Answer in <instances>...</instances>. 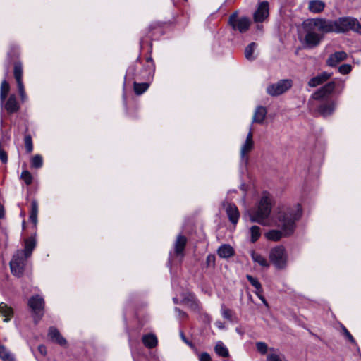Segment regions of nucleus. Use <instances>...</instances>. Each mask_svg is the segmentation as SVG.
<instances>
[{
	"label": "nucleus",
	"mask_w": 361,
	"mask_h": 361,
	"mask_svg": "<svg viewBox=\"0 0 361 361\" xmlns=\"http://www.w3.org/2000/svg\"><path fill=\"white\" fill-rule=\"evenodd\" d=\"M49 336L52 341L57 343L61 346H66L67 345L66 340L61 335L59 330L55 327L49 328Z\"/></svg>",
	"instance_id": "nucleus-19"
},
{
	"label": "nucleus",
	"mask_w": 361,
	"mask_h": 361,
	"mask_svg": "<svg viewBox=\"0 0 361 361\" xmlns=\"http://www.w3.org/2000/svg\"><path fill=\"white\" fill-rule=\"evenodd\" d=\"M224 206L229 221L233 225H235L240 217V212L238 207L234 204L231 203H226Z\"/></svg>",
	"instance_id": "nucleus-15"
},
{
	"label": "nucleus",
	"mask_w": 361,
	"mask_h": 361,
	"mask_svg": "<svg viewBox=\"0 0 361 361\" xmlns=\"http://www.w3.org/2000/svg\"><path fill=\"white\" fill-rule=\"evenodd\" d=\"M215 325L219 329H225L224 324L222 322H221V321H216L215 322Z\"/></svg>",
	"instance_id": "nucleus-54"
},
{
	"label": "nucleus",
	"mask_w": 361,
	"mask_h": 361,
	"mask_svg": "<svg viewBox=\"0 0 361 361\" xmlns=\"http://www.w3.org/2000/svg\"><path fill=\"white\" fill-rule=\"evenodd\" d=\"M312 25H314L318 31L322 33L336 32V20H327L324 18H315L310 20Z\"/></svg>",
	"instance_id": "nucleus-10"
},
{
	"label": "nucleus",
	"mask_w": 361,
	"mask_h": 361,
	"mask_svg": "<svg viewBox=\"0 0 361 361\" xmlns=\"http://www.w3.org/2000/svg\"><path fill=\"white\" fill-rule=\"evenodd\" d=\"M215 261H216L215 255H212V254L209 255L206 259V266L207 267H212V268L214 267Z\"/></svg>",
	"instance_id": "nucleus-44"
},
{
	"label": "nucleus",
	"mask_w": 361,
	"mask_h": 361,
	"mask_svg": "<svg viewBox=\"0 0 361 361\" xmlns=\"http://www.w3.org/2000/svg\"><path fill=\"white\" fill-rule=\"evenodd\" d=\"M346 59L347 54L345 51H336L329 56L326 63L329 66L335 67L337 64L345 61Z\"/></svg>",
	"instance_id": "nucleus-16"
},
{
	"label": "nucleus",
	"mask_w": 361,
	"mask_h": 361,
	"mask_svg": "<svg viewBox=\"0 0 361 361\" xmlns=\"http://www.w3.org/2000/svg\"><path fill=\"white\" fill-rule=\"evenodd\" d=\"M267 114V110L265 107H264L262 106H258L255 109V112H254V115H253L252 121V123H259V124L262 123L264 120L266 118Z\"/></svg>",
	"instance_id": "nucleus-21"
},
{
	"label": "nucleus",
	"mask_w": 361,
	"mask_h": 361,
	"mask_svg": "<svg viewBox=\"0 0 361 361\" xmlns=\"http://www.w3.org/2000/svg\"><path fill=\"white\" fill-rule=\"evenodd\" d=\"M10 90V85L6 80H4L1 82V87H0V100L3 104L7 97V94Z\"/></svg>",
	"instance_id": "nucleus-31"
},
{
	"label": "nucleus",
	"mask_w": 361,
	"mask_h": 361,
	"mask_svg": "<svg viewBox=\"0 0 361 361\" xmlns=\"http://www.w3.org/2000/svg\"><path fill=\"white\" fill-rule=\"evenodd\" d=\"M336 33L345 32L349 30L361 35V25L356 18L343 17L336 20Z\"/></svg>",
	"instance_id": "nucleus-3"
},
{
	"label": "nucleus",
	"mask_w": 361,
	"mask_h": 361,
	"mask_svg": "<svg viewBox=\"0 0 361 361\" xmlns=\"http://www.w3.org/2000/svg\"><path fill=\"white\" fill-rule=\"evenodd\" d=\"M200 361H212V359L207 353H202L200 355Z\"/></svg>",
	"instance_id": "nucleus-48"
},
{
	"label": "nucleus",
	"mask_w": 361,
	"mask_h": 361,
	"mask_svg": "<svg viewBox=\"0 0 361 361\" xmlns=\"http://www.w3.org/2000/svg\"><path fill=\"white\" fill-rule=\"evenodd\" d=\"M37 245V240L35 236H31L25 240V247L23 250V253L25 257H30L32 255V252L35 248Z\"/></svg>",
	"instance_id": "nucleus-20"
},
{
	"label": "nucleus",
	"mask_w": 361,
	"mask_h": 361,
	"mask_svg": "<svg viewBox=\"0 0 361 361\" xmlns=\"http://www.w3.org/2000/svg\"><path fill=\"white\" fill-rule=\"evenodd\" d=\"M246 278L249 281V282L253 286L256 290H260L262 288L261 286V283L258 281V280L256 278L252 277L250 275H247Z\"/></svg>",
	"instance_id": "nucleus-40"
},
{
	"label": "nucleus",
	"mask_w": 361,
	"mask_h": 361,
	"mask_svg": "<svg viewBox=\"0 0 361 361\" xmlns=\"http://www.w3.org/2000/svg\"><path fill=\"white\" fill-rule=\"evenodd\" d=\"M13 75L17 83L20 99L23 102H24L27 100V95L23 82V66L21 63H16L14 64Z\"/></svg>",
	"instance_id": "nucleus-11"
},
{
	"label": "nucleus",
	"mask_w": 361,
	"mask_h": 361,
	"mask_svg": "<svg viewBox=\"0 0 361 361\" xmlns=\"http://www.w3.org/2000/svg\"><path fill=\"white\" fill-rule=\"evenodd\" d=\"M30 220L36 225L37 223V214H30Z\"/></svg>",
	"instance_id": "nucleus-52"
},
{
	"label": "nucleus",
	"mask_w": 361,
	"mask_h": 361,
	"mask_svg": "<svg viewBox=\"0 0 361 361\" xmlns=\"http://www.w3.org/2000/svg\"><path fill=\"white\" fill-rule=\"evenodd\" d=\"M43 165L42 157L39 154L35 155L31 159V166L35 169H39Z\"/></svg>",
	"instance_id": "nucleus-37"
},
{
	"label": "nucleus",
	"mask_w": 361,
	"mask_h": 361,
	"mask_svg": "<svg viewBox=\"0 0 361 361\" xmlns=\"http://www.w3.org/2000/svg\"><path fill=\"white\" fill-rule=\"evenodd\" d=\"M13 310L4 302L0 303V316L4 317V322H8L13 316Z\"/></svg>",
	"instance_id": "nucleus-22"
},
{
	"label": "nucleus",
	"mask_w": 361,
	"mask_h": 361,
	"mask_svg": "<svg viewBox=\"0 0 361 361\" xmlns=\"http://www.w3.org/2000/svg\"><path fill=\"white\" fill-rule=\"evenodd\" d=\"M250 255H251L252 259L255 263H257L259 265H260L263 267H268L269 266L267 260L262 255L252 250L250 252Z\"/></svg>",
	"instance_id": "nucleus-28"
},
{
	"label": "nucleus",
	"mask_w": 361,
	"mask_h": 361,
	"mask_svg": "<svg viewBox=\"0 0 361 361\" xmlns=\"http://www.w3.org/2000/svg\"><path fill=\"white\" fill-rule=\"evenodd\" d=\"M325 7V4L321 0H311L309 2L308 9L310 12L318 13L322 12Z\"/></svg>",
	"instance_id": "nucleus-27"
},
{
	"label": "nucleus",
	"mask_w": 361,
	"mask_h": 361,
	"mask_svg": "<svg viewBox=\"0 0 361 361\" xmlns=\"http://www.w3.org/2000/svg\"><path fill=\"white\" fill-rule=\"evenodd\" d=\"M4 216V211L3 206L0 204V219L3 218Z\"/></svg>",
	"instance_id": "nucleus-55"
},
{
	"label": "nucleus",
	"mask_w": 361,
	"mask_h": 361,
	"mask_svg": "<svg viewBox=\"0 0 361 361\" xmlns=\"http://www.w3.org/2000/svg\"><path fill=\"white\" fill-rule=\"evenodd\" d=\"M147 66L146 69L147 71V75H148V76H152L154 73L155 66H154V61L151 57H148L147 59Z\"/></svg>",
	"instance_id": "nucleus-39"
},
{
	"label": "nucleus",
	"mask_w": 361,
	"mask_h": 361,
	"mask_svg": "<svg viewBox=\"0 0 361 361\" xmlns=\"http://www.w3.org/2000/svg\"><path fill=\"white\" fill-rule=\"evenodd\" d=\"M5 109L10 114L16 112L19 109V105L14 94H11L8 97L5 103Z\"/></svg>",
	"instance_id": "nucleus-24"
},
{
	"label": "nucleus",
	"mask_w": 361,
	"mask_h": 361,
	"mask_svg": "<svg viewBox=\"0 0 361 361\" xmlns=\"http://www.w3.org/2000/svg\"><path fill=\"white\" fill-rule=\"evenodd\" d=\"M217 254L221 258H229L234 255L235 251L230 245L224 244L218 248Z\"/></svg>",
	"instance_id": "nucleus-23"
},
{
	"label": "nucleus",
	"mask_w": 361,
	"mask_h": 361,
	"mask_svg": "<svg viewBox=\"0 0 361 361\" xmlns=\"http://www.w3.org/2000/svg\"><path fill=\"white\" fill-rule=\"evenodd\" d=\"M25 147L28 153L32 152L33 149L32 141L30 135H26L25 137Z\"/></svg>",
	"instance_id": "nucleus-41"
},
{
	"label": "nucleus",
	"mask_w": 361,
	"mask_h": 361,
	"mask_svg": "<svg viewBox=\"0 0 361 361\" xmlns=\"http://www.w3.org/2000/svg\"><path fill=\"white\" fill-rule=\"evenodd\" d=\"M306 34L304 37V42L307 48H314L319 44L323 39V35L315 32L317 29L312 25L311 20L305 24Z\"/></svg>",
	"instance_id": "nucleus-4"
},
{
	"label": "nucleus",
	"mask_w": 361,
	"mask_h": 361,
	"mask_svg": "<svg viewBox=\"0 0 361 361\" xmlns=\"http://www.w3.org/2000/svg\"><path fill=\"white\" fill-rule=\"evenodd\" d=\"M28 258L29 257L24 256L22 250H18L15 252L10 262L11 271L14 276L17 277L23 276L26 265V261Z\"/></svg>",
	"instance_id": "nucleus-5"
},
{
	"label": "nucleus",
	"mask_w": 361,
	"mask_h": 361,
	"mask_svg": "<svg viewBox=\"0 0 361 361\" xmlns=\"http://www.w3.org/2000/svg\"><path fill=\"white\" fill-rule=\"evenodd\" d=\"M254 148L253 132L252 125L250 127L245 142L240 147V155L241 163L247 165L249 161V153Z\"/></svg>",
	"instance_id": "nucleus-9"
},
{
	"label": "nucleus",
	"mask_w": 361,
	"mask_h": 361,
	"mask_svg": "<svg viewBox=\"0 0 361 361\" xmlns=\"http://www.w3.org/2000/svg\"><path fill=\"white\" fill-rule=\"evenodd\" d=\"M269 3L267 1L260 2L253 14L254 21L255 23L264 22L269 17Z\"/></svg>",
	"instance_id": "nucleus-12"
},
{
	"label": "nucleus",
	"mask_w": 361,
	"mask_h": 361,
	"mask_svg": "<svg viewBox=\"0 0 361 361\" xmlns=\"http://www.w3.org/2000/svg\"><path fill=\"white\" fill-rule=\"evenodd\" d=\"M267 361H282L279 356L276 354H270L267 357Z\"/></svg>",
	"instance_id": "nucleus-47"
},
{
	"label": "nucleus",
	"mask_w": 361,
	"mask_h": 361,
	"mask_svg": "<svg viewBox=\"0 0 361 361\" xmlns=\"http://www.w3.org/2000/svg\"><path fill=\"white\" fill-rule=\"evenodd\" d=\"M336 83L334 81L326 83L325 85L319 88L312 95V98L315 100H321L329 97L334 90Z\"/></svg>",
	"instance_id": "nucleus-13"
},
{
	"label": "nucleus",
	"mask_w": 361,
	"mask_h": 361,
	"mask_svg": "<svg viewBox=\"0 0 361 361\" xmlns=\"http://www.w3.org/2000/svg\"><path fill=\"white\" fill-rule=\"evenodd\" d=\"M331 73L326 71L322 72L311 78L308 82V85L311 87H316L327 81L331 77Z\"/></svg>",
	"instance_id": "nucleus-17"
},
{
	"label": "nucleus",
	"mask_w": 361,
	"mask_h": 361,
	"mask_svg": "<svg viewBox=\"0 0 361 361\" xmlns=\"http://www.w3.org/2000/svg\"><path fill=\"white\" fill-rule=\"evenodd\" d=\"M38 350L42 355H46L47 354V349L46 347L44 345H40L38 347Z\"/></svg>",
	"instance_id": "nucleus-53"
},
{
	"label": "nucleus",
	"mask_w": 361,
	"mask_h": 361,
	"mask_svg": "<svg viewBox=\"0 0 361 361\" xmlns=\"http://www.w3.org/2000/svg\"><path fill=\"white\" fill-rule=\"evenodd\" d=\"M302 210L300 204L293 207H279L271 216L269 226H276L279 230H271L266 233L265 237L273 241L279 240L283 236L292 235L296 227V221L302 216Z\"/></svg>",
	"instance_id": "nucleus-1"
},
{
	"label": "nucleus",
	"mask_w": 361,
	"mask_h": 361,
	"mask_svg": "<svg viewBox=\"0 0 361 361\" xmlns=\"http://www.w3.org/2000/svg\"><path fill=\"white\" fill-rule=\"evenodd\" d=\"M228 23L233 30L238 31L240 33L247 32L251 25V20L249 18L246 16H239L237 11L229 16Z\"/></svg>",
	"instance_id": "nucleus-6"
},
{
	"label": "nucleus",
	"mask_w": 361,
	"mask_h": 361,
	"mask_svg": "<svg viewBox=\"0 0 361 361\" xmlns=\"http://www.w3.org/2000/svg\"><path fill=\"white\" fill-rule=\"evenodd\" d=\"M0 358L4 361H13L12 355L6 350L4 345L0 344Z\"/></svg>",
	"instance_id": "nucleus-33"
},
{
	"label": "nucleus",
	"mask_w": 361,
	"mask_h": 361,
	"mask_svg": "<svg viewBox=\"0 0 361 361\" xmlns=\"http://www.w3.org/2000/svg\"><path fill=\"white\" fill-rule=\"evenodd\" d=\"M262 288L259 291L256 290L255 293L258 296V298L262 300V302L266 305L268 306V303L267 300H265L264 297L262 295Z\"/></svg>",
	"instance_id": "nucleus-50"
},
{
	"label": "nucleus",
	"mask_w": 361,
	"mask_h": 361,
	"mask_svg": "<svg viewBox=\"0 0 361 361\" xmlns=\"http://www.w3.org/2000/svg\"><path fill=\"white\" fill-rule=\"evenodd\" d=\"M204 317H205V318H206V319L207 320L208 322H211L212 318H211L210 315H209L208 314L205 313L204 314Z\"/></svg>",
	"instance_id": "nucleus-56"
},
{
	"label": "nucleus",
	"mask_w": 361,
	"mask_h": 361,
	"mask_svg": "<svg viewBox=\"0 0 361 361\" xmlns=\"http://www.w3.org/2000/svg\"><path fill=\"white\" fill-rule=\"evenodd\" d=\"M214 350L216 353L219 356L227 357L229 355V353L227 348L221 341H219L216 344Z\"/></svg>",
	"instance_id": "nucleus-32"
},
{
	"label": "nucleus",
	"mask_w": 361,
	"mask_h": 361,
	"mask_svg": "<svg viewBox=\"0 0 361 361\" xmlns=\"http://www.w3.org/2000/svg\"><path fill=\"white\" fill-rule=\"evenodd\" d=\"M352 70V66L350 64H343L338 68V72L343 75L349 73Z\"/></svg>",
	"instance_id": "nucleus-43"
},
{
	"label": "nucleus",
	"mask_w": 361,
	"mask_h": 361,
	"mask_svg": "<svg viewBox=\"0 0 361 361\" xmlns=\"http://www.w3.org/2000/svg\"><path fill=\"white\" fill-rule=\"evenodd\" d=\"M30 214H38V204L35 200H33L31 202Z\"/></svg>",
	"instance_id": "nucleus-46"
},
{
	"label": "nucleus",
	"mask_w": 361,
	"mask_h": 361,
	"mask_svg": "<svg viewBox=\"0 0 361 361\" xmlns=\"http://www.w3.org/2000/svg\"><path fill=\"white\" fill-rule=\"evenodd\" d=\"M292 86L293 81L291 80L283 79L269 85L267 87L266 92L271 97H277L286 92Z\"/></svg>",
	"instance_id": "nucleus-7"
},
{
	"label": "nucleus",
	"mask_w": 361,
	"mask_h": 361,
	"mask_svg": "<svg viewBox=\"0 0 361 361\" xmlns=\"http://www.w3.org/2000/svg\"><path fill=\"white\" fill-rule=\"evenodd\" d=\"M187 239L185 236L179 235L174 243L175 252L177 255H182L186 245Z\"/></svg>",
	"instance_id": "nucleus-26"
},
{
	"label": "nucleus",
	"mask_w": 361,
	"mask_h": 361,
	"mask_svg": "<svg viewBox=\"0 0 361 361\" xmlns=\"http://www.w3.org/2000/svg\"><path fill=\"white\" fill-rule=\"evenodd\" d=\"M269 259L277 269L285 268L287 263V255L284 247L278 246L271 249L269 253Z\"/></svg>",
	"instance_id": "nucleus-8"
},
{
	"label": "nucleus",
	"mask_w": 361,
	"mask_h": 361,
	"mask_svg": "<svg viewBox=\"0 0 361 361\" xmlns=\"http://www.w3.org/2000/svg\"><path fill=\"white\" fill-rule=\"evenodd\" d=\"M142 342L147 348H152L157 345V339L153 334H147L142 337Z\"/></svg>",
	"instance_id": "nucleus-29"
},
{
	"label": "nucleus",
	"mask_w": 361,
	"mask_h": 361,
	"mask_svg": "<svg viewBox=\"0 0 361 361\" xmlns=\"http://www.w3.org/2000/svg\"><path fill=\"white\" fill-rule=\"evenodd\" d=\"M183 302L195 312H199L202 309L200 302L194 294L189 293L188 295L183 299Z\"/></svg>",
	"instance_id": "nucleus-18"
},
{
	"label": "nucleus",
	"mask_w": 361,
	"mask_h": 361,
	"mask_svg": "<svg viewBox=\"0 0 361 361\" xmlns=\"http://www.w3.org/2000/svg\"><path fill=\"white\" fill-rule=\"evenodd\" d=\"M271 207L272 197L269 193H263L257 209L250 214V221L262 226H269L271 221V218H269Z\"/></svg>",
	"instance_id": "nucleus-2"
},
{
	"label": "nucleus",
	"mask_w": 361,
	"mask_h": 361,
	"mask_svg": "<svg viewBox=\"0 0 361 361\" xmlns=\"http://www.w3.org/2000/svg\"><path fill=\"white\" fill-rule=\"evenodd\" d=\"M257 350L262 355H264L267 352V345L264 342H257L256 343Z\"/></svg>",
	"instance_id": "nucleus-42"
},
{
	"label": "nucleus",
	"mask_w": 361,
	"mask_h": 361,
	"mask_svg": "<svg viewBox=\"0 0 361 361\" xmlns=\"http://www.w3.org/2000/svg\"><path fill=\"white\" fill-rule=\"evenodd\" d=\"M175 312L181 318H185L187 317L186 313L185 312L182 311L181 310H180L179 308H177V307L175 308Z\"/></svg>",
	"instance_id": "nucleus-51"
},
{
	"label": "nucleus",
	"mask_w": 361,
	"mask_h": 361,
	"mask_svg": "<svg viewBox=\"0 0 361 361\" xmlns=\"http://www.w3.org/2000/svg\"><path fill=\"white\" fill-rule=\"evenodd\" d=\"M180 336H181L182 339H183L185 342H186V343H187V341H186L185 337V336H184V334H183V332H181Z\"/></svg>",
	"instance_id": "nucleus-57"
},
{
	"label": "nucleus",
	"mask_w": 361,
	"mask_h": 361,
	"mask_svg": "<svg viewBox=\"0 0 361 361\" xmlns=\"http://www.w3.org/2000/svg\"><path fill=\"white\" fill-rule=\"evenodd\" d=\"M251 241L256 242L261 236V229L258 226H252L250 229Z\"/></svg>",
	"instance_id": "nucleus-35"
},
{
	"label": "nucleus",
	"mask_w": 361,
	"mask_h": 361,
	"mask_svg": "<svg viewBox=\"0 0 361 361\" xmlns=\"http://www.w3.org/2000/svg\"><path fill=\"white\" fill-rule=\"evenodd\" d=\"M262 288L259 291L256 290L255 293L258 296V298L262 300V302L266 305L268 306V303L267 300H265L264 297L262 295Z\"/></svg>",
	"instance_id": "nucleus-49"
},
{
	"label": "nucleus",
	"mask_w": 361,
	"mask_h": 361,
	"mask_svg": "<svg viewBox=\"0 0 361 361\" xmlns=\"http://www.w3.org/2000/svg\"><path fill=\"white\" fill-rule=\"evenodd\" d=\"M336 108V104L334 102H326L319 106V112L324 117L331 115Z\"/></svg>",
	"instance_id": "nucleus-25"
},
{
	"label": "nucleus",
	"mask_w": 361,
	"mask_h": 361,
	"mask_svg": "<svg viewBox=\"0 0 361 361\" xmlns=\"http://www.w3.org/2000/svg\"><path fill=\"white\" fill-rule=\"evenodd\" d=\"M257 44L255 42H251L249 44L245 49V57L249 60L252 61L255 59L254 56V51L257 48Z\"/></svg>",
	"instance_id": "nucleus-30"
},
{
	"label": "nucleus",
	"mask_w": 361,
	"mask_h": 361,
	"mask_svg": "<svg viewBox=\"0 0 361 361\" xmlns=\"http://www.w3.org/2000/svg\"><path fill=\"white\" fill-rule=\"evenodd\" d=\"M20 178L23 180L25 183L27 185H30L32 182V176L27 170H25L21 173Z\"/></svg>",
	"instance_id": "nucleus-38"
},
{
	"label": "nucleus",
	"mask_w": 361,
	"mask_h": 361,
	"mask_svg": "<svg viewBox=\"0 0 361 361\" xmlns=\"http://www.w3.org/2000/svg\"><path fill=\"white\" fill-rule=\"evenodd\" d=\"M221 312L222 317L229 320L230 322H233V312L231 310L226 307V306L223 304L221 306Z\"/></svg>",
	"instance_id": "nucleus-34"
},
{
	"label": "nucleus",
	"mask_w": 361,
	"mask_h": 361,
	"mask_svg": "<svg viewBox=\"0 0 361 361\" xmlns=\"http://www.w3.org/2000/svg\"><path fill=\"white\" fill-rule=\"evenodd\" d=\"M342 330L344 336L346 338L352 343H355V341L350 333L348 331V329L345 326H342Z\"/></svg>",
	"instance_id": "nucleus-45"
},
{
	"label": "nucleus",
	"mask_w": 361,
	"mask_h": 361,
	"mask_svg": "<svg viewBox=\"0 0 361 361\" xmlns=\"http://www.w3.org/2000/svg\"><path fill=\"white\" fill-rule=\"evenodd\" d=\"M149 87V85L146 82L137 83L134 82V91L136 94H142L145 92Z\"/></svg>",
	"instance_id": "nucleus-36"
},
{
	"label": "nucleus",
	"mask_w": 361,
	"mask_h": 361,
	"mask_svg": "<svg viewBox=\"0 0 361 361\" xmlns=\"http://www.w3.org/2000/svg\"><path fill=\"white\" fill-rule=\"evenodd\" d=\"M28 305L36 315L42 316L41 312H42L44 305L42 297L39 295L32 296L28 301Z\"/></svg>",
	"instance_id": "nucleus-14"
}]
</instances>
